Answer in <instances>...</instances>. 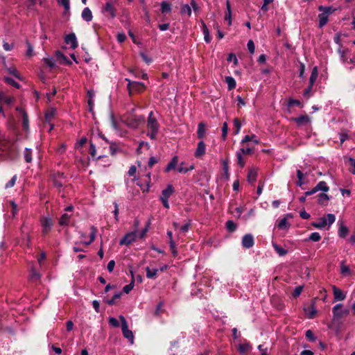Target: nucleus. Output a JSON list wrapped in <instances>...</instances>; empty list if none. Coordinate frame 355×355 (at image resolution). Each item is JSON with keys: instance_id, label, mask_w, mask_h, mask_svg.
I'll return each instance as SVG.
<instances>
[{"instance_id": "5fc2aeb1", "label": "nucleus", "mask_w": 355, "mask_h": 355, "mask_svg": "<svg viewBox=\"0 0 355 355\" xmlns=\"http://www.w3.org/2000/svg\"><path fill=\"white\" fill-rule=\"evenodd\" d=\"M236 158H237V162H238V164L241 166V167H243L244 165H245V162L243 159V154L241 152H239V151H237L236 153Z\"/></svg>"}, {"instance_id": "412c9836", "label": "nucleus", "mask_w": 355, "mask_h": 355, "mask_svg": "<svg viewBox=\"0 0 355 355\" xmlns=\"http://www.w3.org/2000/svg\"><path fill=\"white\" fill-rule=\"evenodd\" d=\"M15 101V98L10 96H6L3 92H0V104L4 103L10 105Z\"/></svg>"}, {"instance_id": "4be33fe9", "label": "nucleus", "mask_w": 355, "mask_h": 355, "mask_svg": "<svg viewBox=\"0 0 355 355\" xmlns=\"http://www.w3.org/2000/svg\"><path fill=\"white\" fill-rule=\"evenodd\" d=\"M59 4L64 7L63 16L67 17L70 12V1L69 0H59Z\"/></svg>"}, {"instance_id": "9b49d317", "label": "nucleus", "mask_w": 355, "mask_h": 355, "mask_svg": "<svg viewBox=\"0 0 355 355\" xmlns=\"http://www.w3.org/2000/svg\"><path fill=\"white\" fill-rule=\"evenodd\" d=\"M298 126L306 125L311 123V118L308 115H302L291 119Z\"/></svg>"}, {"instance_id": "680f3d73", "label": "nucleus", "mask_w": 355, "mask_h": 355, "mask_svg": "<svg viewBox=\"0 0 355 355\" xmlns=\"http://www.w3.org/2000/svg\"><path fill=\"white\" fill-rule=\"evenodd\" d=\"M140 56L146 64H150L153 61L152 58L144 52L140 53Z\"/></svg>"}, {"instance_id": "c9c22d12", "label": "nucleus", "mask_w": 355, "mask_h": 355, "mask_svg": "<svg viewBox=\"0 0 355 355\" xmlns=\"http://www.w3.org/2000/svg\"><path fill=\"white\" fill-rule=\"evenodd\" d=\"M146 277L149 279H155L157 277L158 269L153 268L150 269L149 267L146 268Z\"/></svg>"}, {"instance_id": "6e6552de", "label": "nucleus", "mask_w": 355, "mask_h": 355, "mask_svg": "<svg viewBox=\"0 0 355 355\" xmlns=\"http://www.w3.org/2000/svg\"><path fill=\"white\" fill-rule=\"evenodd\" d=\"M137 238V234L135 232H131L129 233H127L120 241H119V245H128L133 243Z\"/></svg>"}, {"instance_id": "f3484780", "label": "nucleus", "mask_w": 355, "mask_h": 355, "mask_svg": "<svg viewBox=\"0 0 355 355\" xmlns=\"http://www.w3.org/2000/svg\"><path fill=\"white\" fill-rule=\"evenodd\" d=\"M340 272L344 277L351 276L352 271L349 266L345 263V261H342L340 264Z\"/></svg>"}, {"instance_id": "a19ab883", "label": "nucleus", "mask_w": 355, "mask_h": 355, "mask_svg": "<svg viewBox=\"0 0 355 355\" xmlns=\"http://www.w3.org/2000/svg\"><path fill=\"white\" fill-rule=\"evenodd\" d=\"M316 309L313 306L305 309V313L308 318L313 319L316 314Z\"/></svg>"}, {"instance_id": "0eeeda50", "label": "nucleus", "mask_w": 355, "mask_h": 355, "mask_svg": "<svg viewBox=\"0 0 355 355\" xmlns=\"http://www.w3.org/2000/svg\"><path fill=\"white\" fill-rule=\"evenodd\" d=\"M329 190V187L327 184L324 181L319 182L315 187H314L311 190L305 192L306 196H311L316 192L321 191L323 192H327Z\"/></svg>"}, {"instance_id": "0e129e2a", "label": "nucleus", "mask_w": 355, "mask_h": 355, "mask_svg": "<svg viewBox=\"0 0 355 355\" xmlns=\"http://www.w3.org/2000/svg\"><path fill=\"white\" fill-rule=\"evenodd\" d=\"M302 290H303L302 286H298L295 287V288L293 293V296L294 297H298L302 293Z\"/></svg>"}, {"instance_id": "a211bd4d", "label": "nucleus", "mask_w": 355, "mask_h": 355, "mask_svg": "<svg viewBox=\"0 0 355 355\" xmlns=\"http://www.w3.org/2000/svg\"><path fill=\"white\" fill-rule=\"evenodd\" d=\"M333 317L334 319H340L343 317V304H338L333 307Z\"/></svg>"}, {"instance_id": "bf43d9fd", "label": "nucleus", "mask_w": 355, "mask_h": 355, "mask_svg": "<svg viewBox=\"0 0 355 355\" xmlns=\"http://www.w3.org/2000/svg\"><path fill=\"white\" fill-rule=\"evenodd\" d=\"M150 224V222L148 220L147 222V224H146V227L140 232L139 237L141 239H143V238H144L146 236V233L148 232V231L149 230Z\"/></svg>"}, {"instance_id": "a18cd8bd", "label": "nucleus", "mask_w": 355, "mask_h": 355, "mask_svg": "<svg viewBox=\"0 0 355 355\" xmlns=\"http://www.w3.org/2000/svg\"><path fill=\"white\" fill-rule=\"evenodd\" d=\"M3 80H4V81H5L6 83H8V84H9V85H12V87H15V88H17V89H19V87H20L19 84L18 83H17L15 80H13V79H12V78H9V77H4V78H3Z\"/></svg>"}, {"instance_id": "69168bd1", "label": "nucleus", "mask_w": 355, "mask_h": 355, "mask_svg": "<svg viewBox=\"0 0 355 355\" xmlns=\"http://www.w3.org/2000/svg\"><path fill=\"white\" fill-rule=\"evenodd\" d=\"M293 105L301 106V102L299 100L290 98L288 102V106L291 107Z\"/></svg>"}, {"instance_id": "7ed1b4c3", "label": "nucleus", "mask_w": 355, "mask_h": 355, "mask_svg": "<svg viewBox=\"0 0 355 355\" xmlns=\"http://www.w3.org/2000/svg\"><path fill=\"white\" fill-rule=\"evenodd\" d=\"M335 220L336 217L334 214H328L326 216L320 218L318 221L312 223V225L315 228L322 229L327 225L329 226L332 225Z\"/></svg>"}, {"instance_id": "de8ad7c7", "label": "nucleus", "mask_w": 355, "mask_h": 355, "mask_svg": "<svg viewBox=\"0 0 355 355\" xmlns=\"http://www.w3.org/2000/svg\"><path fill=\"white\" fill-rule=\"evenodd\" d=\"M184 163L182 162L180 165V166L177 168L178 171L180 173H186L189 171H191L194 168V166L193 165L190 166L189 168L184 167L183 166Z\"/></svg>"}, {"instance_id": "49530a36", "label": "nucleus", "mask_w": 355, "mask_h": 355, "mask_svg": "<svg viewBox=\"0 0 355 355\" xmlns=\"http://www.w3.org/2000/svg\"><path fill=\"white\" fill-rule=\"evenodd\" d=\"M7 71L10 74L12 75L16 78H17L19 80H22V78L21 77L19 72L15 67H8V68H7Z\"/></svg>"}, {"instance_id": "c03bdc74", "label": "nucleus", "mask_w": 355, "mask_h": 355, "mask_svg": "<svg viewBox=\"0 0 355 355\" xmlns=\"http://www.w3.org/2000/svg\"><path fill=\"white\" fill-rule=\"evenodd\" d=\"M279 229H287L289 227V223L286 218H282L277 225Z\"/></svg>"}, {"instance_id": "79ce46f5", "label": "nucleus", "mask_w": 355, "mask_h": 355, "mask_svg": "<svg viewBox=\"0 0 355 355\" xmlns=\"http://www.w3.org/2000/svg\"><path fill=\"white\" fill-rule=\"evenodd\" d=\"M318 10L320 12H325L328 16L330 14L333 13L334 11L336 10V9L334 8L332 6H320L319 8H318Z\"/></svg>"}, {"instance_id": "4d7b16f0", "label": "nucleus", "mask_w": 355, "mask_h": 355, "mask_svg": "<svg viewBox=\"0 0 355 355\" xmlns=\"http://www.w3.org/2000/svg\"><path fill=\"white\" fill-rule=\"evenodd\" d=\"M227 60V62H232V61L234 62V66H236L238 64V62H238V59H237L236 55L232 53H230L228 55Z\"/></svg>"}, {"instance_id": "f704fd0d", "label": "nucleus", "mask_w": 355, "mask_h": 355, "mask_svg": "<svg viewBox=\"0 0 355 355\" xmlns=\"http://www.w3.org/2000/svg\"><path fill=\"white\" fill-rule=\"evenodd\" d=\"M272 247L275 252L281 257L286 255L288 253V250L279 246L275 243H272Z\"/></svg>"}, {"instance_id": "3c124183", "label": "nucleus", "mask_w": 355, "mask_h": 355, "mask_svg": "<svg viewBox=\"0 0 355 355\" xmlns=\"http://www.w3.org/2000/svg\"><path fill=\"white\" fill-rule=\"evenodd\" d=\"M227 132H228V125H227V122H224L223 123V126H222V136H221L222 139L223 141H225L226 139Z\"/></svg>"}, {"instance_id": "aec40b11", "label": "nucleus", "mask_w": 355, "mask_h": 355, "mask_svg": "<svg viewBox=\"0 0 355 355\" xmlns=\"http://www.w3.org/2000/svg\"><path fill=\"white\" fill-rule=\"evenodd\" d=\"M172 4L168 1H162L160 3V10L163 14H168L171 12Z\"/></svg>"}, {"instance_id": "9d476101", "label": "nucleus", "mask_w": 355, "mask_h": 355, "mask_svg": "<svg viewBox=\"0 0 355 355\" xmlns=\"http://www.w3.org/2000/svg\"><path fill=\"white\" fill-rule=\"evenodd\" d=\"M242 246L244 248L249 249L254 244V239L251 234H245L241 241Z\"/></svg>"}, {"instance_id": "39448f33", "label": "nucleus", "mask_w": 355, "mask_h": 355, "mask_svg": "<svg viewBox=\"0 0 355 355\" xmlns=\"http://www.w3.org/2000/svg\"><path fill=\"white\" fill-rule=\"evenodd\" d=\"M125 81L128 82V89L130 94H132L134 92H141L146 88L145 85L141 82L131 81L128 78H125Z\"/></svg>"}, {"instance_id": "338daca9", "label": "nucleus", "mask_w": 355, "mask_h": 355, "mask_svg": "<svg viewBox=\"0 0 355 355\" xmlns=\"http://www.w3.org/2000/svg\"><path fill=\"white\" fill-rule=\"evenodd\" d=\"M248 49L250 53H254L255 51L254 44L252 40H249L247 44Z\"/></svg>"}, {"instance_id": "393cba45", "label": "nucleus", "mask_w": 355, "mask_h": 355, "mask_svg": "<svg viewBox=\"0 0 355 355\" xmlns=\"http://www.w3.org/2000/svg\"><path fill=\"white\" fill-rule=\"evenodd\" d=\"M89 154L93 158H96V159H101V158L106 157V156L104 155H99L98 157H96V145L93 143L92 140L89 142Z\"/></svg>"}, {"instance_id": "bb28decb", "label": "nucleus", "mask_w": 355, "mask_h": 355, "mask_svg": "<svg viewBox=\"0 0 355 355\" xmlns=\"http://www.w3.org/2000/svg\"><path fill=\"white\" fill-rule=\"evenodd\" d=\"M206 133V125L200 122L198 125L197 136L199 139H203Z\"/></svg>"}, {"instance_id": "e2e57ef3", "label": "nucleus", "mask_w": 355, "mask_h": 355, "mask_svg": "<svg viewBox=\"0 0 355 355\" xmlns=\"http://www.w3.org/2000/svg\"><path fill=\"white\" fill-rule=\"evenodd\" d=\"M109 324L114 327H119V322L115 318L110 317L108 320Z\"/></svg>"}, {"instance_id": "423d86ee", "label": "nucleus", "mask_w": 355, "mask_h": 355, "mask_svg": "<svg viewBox=\"0 0 355 355\" xmlns=\"http://www.w3.org/2000/svg\"><path fill=\"white\" fill-rule=\"evenodd\" d=\"M42 225V232L44 235H46L50 232L53 225V221L49 216H42L40 219Z\"/></svg>"}, {"instance_id": "cd10ccee", "label": "nucleus", "mask_w": 355, "mask_h": 355, "mask_svg": "<svg viewBox=\"0 0 355 355\" xmlns=\"http://www.w3.org/2000/svg\"><path fill=\"white\" fill-rule=\"evenodd\" d=\"M91 232L89 235V240L88 241H83V243L86 245H90L92 243H93L95 240L96 233H97V229L94 226H91L90 227Z\"/></svg>"}, {"instance_id": "dca6fc26", "label": "nucleus", "mask_w": 355, "mask_h": 355, "mask_svg": "<svg viewBox=\"0 0 355 355\" xmlns=\"http://www.w3.org/2000/svg\"><path fill=\"white\" fill-rule=\"evenodd\" d=\"M115 11L116 10L113 3L112 2H107L103 8L104 13L106 15L110 16L112 18H114L116 16Z\"/></svg>"}, {"instance_id": "6e6d98bb", "label": "nucleus", "mask_w": 355, "mask_h": 355, "mask_svg": "<svg viewBox=\"0 0 355 355\" xmlns=\"http://www.w3.org/2000/svg\"><path fill=\"white\" fill-rule=\"evenodd\" d=\"M222 164H223V171H224L225 176L227 178H229L230 173H229V166H228V162H227V160H223Z\"/></svg>"}, {"instance_id": "b1692460", "label": "nucleus", "mask_w": 355, "mask_h": 355, "mask_svg": "<svg viewBox=\"0 0 355 355\" xmlns=\"http://www.w3.org/2000/svg\"><path fill=\"white\" fill-rule=\"evenodd\" d=\"M94 95L95 94L93 91H92V90L87 91V96H88L87 103H88V107H89V111L90 112H93V108L94 106Z\"/></svg>"}, {"instance_id": "a878e982", "label": "nucleus", "mask_w": 355, "mask_h": 355, "mask_svg": "<svg viewBox=\"0 0 355 355\" xmlns=\"http://www.w3.org/2000/svg\"><path fill=\"white\" fill-rule=\"evenodd\" d=\"M257 178V169L255 168H251L248 173V181L250 184H254Z\"/></svg>"}, {"instance_id": "473e14b6", "label": "nucleus", "mask_w": 355, "mask_h": 355, "mask_svg": "<svg viewBox=\"0 0 355 355\" xmlns=\"http://www.w3.org/2000/svg\"><path fill=\"white\" fill-rule=\"evenodd\" d=\"M33 150L31 148H26L24 151V157L26 163H31L33 160Z\"/></svg>"}, {"instance_id": "c85d7f7f", "label": "nucleus", "mask_w": 355, "mask_h": 355, "mask_svg": "<svg viewBox=\"0 0 355 355\" xmlns=\"http://www.w3.org/2000/svg\"><path fill=\"white\" fill-rule=\"evenodd\" d=\"M329 200V196L324 193H321L318 196V202L321 205H327Z\"/></svg>"}, {"instance_id": "37998d69", "label": "nucleus", "mask_w": 355, "mask_h": 355, "mask_svg": "<svg viewBox=\"0 0 355 355\" xmlns=\"http://www.w3.org/2000/svg\"><path fill=\"white\" fill-rule=\"evenodd\" d=\"M234 123V134L238 135L241 128V123L238 119H234L233 121Z\"/></svg>"}, {"instance_id": "c756f323", "label": "nucleus", "mask_w": 355, "mask_h": 355, "mask_svg": "<svg viewBox=\"0 0 355 355\" xmlns=\"http://www.w3.org/2000/svg\"><path fill=\"white\" fill-rule=\"evenodd\" d=\"M82 17L86 21H90L92 19V13L89 8H85L82 12Z\"/></svg>"}, {"instance_id": "4c0bfd02", "label": "nucleus", "mask_w": 355, "mask_h": 355, "mask_svg": "<svg viewBox=\"0 0 355 355\" xmlns=\"http://www.w3.org/2000/svg\"><path fill=\"white\" fill-rule=\"evenodd\" d=\"M225 82L227 84L228 89L232 90L236 87V80L232 76L225 77Z\"/></svg>"}, {"instance_id": "e433bc0d", "label": "nucleus", "mask_w": 355, "mask_h": 355, "mask_svg": "<svg viewBox=\"0 0 355 355\" xmlns=\"http://www.w3.org/2000/svg\"><path fill=\"white\" fill-rule=\"evenodd\" d=\"M70 218V215H69L68 214H63L59 220V224L62 226L68 225Z\"/></svg>"}, {"instance_id": "7c9ffc66", "label": "nucleus", "mask_w": 355, "mask_h": 355, "mask_svg": "<svg viewBox=\"0 0 355 355\" xmlns=\"http://www.w3.org/2000/svg\"><path fill=\"white\" fill-rule=\"evenodd\" d=\"M318 76V71L317 67L313 68L309 78V85L313 86Z\"/></svg>"}, {"instance_id": "ea45409f", "label": "nucleus", "mask_w": 355, "mask_h": 355, "mask_svg": "<svg viewBox=\"0 0 355 355\" xmlns=\"http://www.w3.org/2000/svg\"><path fill=\"white\" fill-rule=\"evenodd\" d=\"M202 32L205 42L207 43H209L211 40V37H210L208 28L207 27L205 24H202Z\"/></svg>"}, {"instance_id": "09e8293b", "label": "nucleus", "mask_w": 355, "mask_h": 355, "mask_svg": "<svg viewBox=\"0 0 355 355\" xmlns=\"http://www.w3.org/2000/svg\"><path fill=\"white\" fill-rule=\"evenodd\" d=\"M348 228L345 225H341L338 230V235L341 238H345L348 234Z\"/></svg>"}, {"instance_id": "2f4dec72", "label": "nucleus", "mask_w": 355, "mask_h": 355, "mask_svg": "<svg viewBox=\"0 0 355 355\" xmlns=\"http://www.w3.org/2000/svg\"><path fill=\"white\" fill-rule=\"evenodd\" d=\"M180 14L183 16L189 17L191 15V8L188 4H183L180 8Z\"/></svg>"}, {"instance_id": "20e7f679", "label": "nucleus", "mask_w": 355, "mask_h": 355, "mask_svg": "<svg viewBox=\"0 0 355 355\" xmlns=\"http://www.w3.org/2000/svg\"><path fill=\"white\" fill-rule=\"evenodd\" d=\"M119 320L121 322V330L123 336L130 340L131 344L134 343V335L131 330L128 329V322L123 315L119 316Z\"/></svg>"}, {"instance_id": "6ab92c4d", "label": "nucleus", "mask_w": 355, "mask_h": 355, "mask_svg": "<svg viewBox=\"0 0 355 355\" xmlns=\"http://www.w3.org/2000/svg\"><path fill=\"white\" fill-rule=\"evenodd\" d=\"M174 192V189L171 184H168L167 187L162 191L160 200H168L170 196Z\"/></svg>"}, {"instance_id": "052dcab7", "label": "nucleus", "mask_w": 355, "mask_h": 355, "mask_svg": "<svg viewBox=\"0 0 355 355\" xmlns=\"http://www.w3.org/2000/svg\"><path fill=\"white\" fill-rule=\"evenodd\" d=\"M319 22H327L329 16L324 12L318 15Z\"/></svg>"}, {"instance_id": "1a4fd4ad", "label": "nucleus", "mask_w": 355, "mask_h": 355, "mask_svg": "<svg viewBox=\"0 0 355 355\" xmlns=\"http://www.w3.org/2000/svg\"><path fill=\"white\" fill-rule=\"evenodd\" d=\"M16 110L18 111L21 116V122H22L23 128L25 130H28L29 129V124H28L29 121H28V116L27 112H26V110L24 109H23L22 107H17Z\"/></svg>"}, {"instance_id": "f257e3e1", "label": "nucleus", "mask_w": 355, "mask_h": 355, "mask_svg": "<svg viewBox=\"0 0 355 355\" xmlns=\"http://www.w3.org/2000/svg\"><path fill=\"white\" fill-rule=\"evenodd\" d=\"M147 128L150 130L149 132H148L147 135L151 139H155L157 134L159 131V125L155 119L154 117V114L153 112H150L148 114V121H147Z\"/></svg>"}, {"instance_id": "f03ea898", "label": "nucleus", "mask_w": 355, "mask_h": 355, "mask_svg": "<svg viewBox=\"0 0 355 355\" xmlns=\"http://www.w3.org/2000/svg\"><path fill=\"white\" fill-rule=\"evenodd\" d=\"M144 116H137L132 113H129L123 116V121L128 127L131 128H137L142 122L144 121Z\"/></svg>"}, {"instance_id": "8fccbe9b", "label": "nucleus", "mask_w": 355, "mask_h": 355, "mask_svg": "<svg viewBox=\"0 0 355 355\" xmlns=\"http://www.w3.org/2000/svg\"><path fill=\"white\" fill-rule=\"evenodd\" d=\"M231 6L229 1H227V12H225L224 19L228 22H231Z\"/></svg>"}, {"instance_id": "5701e85b", "label": "nucleus", "mask_w": 355, "mask_h": 355, "mask_svg": "<svg viewBox=\"0 0 355 355\" xmlns=\"http://www.w3.org/2000/svg\"><path fill=\"white\" fill-rule=\"evenodd\" d=\"M178 163V157L174 156L172 158V159L171 160V162L167 164L166 167L164 169V171L166 173H168V172L171 171V170L176 168Z\"/></svg>"}, {"instance_id": "f8f14e48", "label": "nucleus", "mask_w": 355, "mask_h": 355, "mask_svg": "<svg viewBox=\"0 0 355 355\" xmlns=\"http://www.w3.org/2000/svg\"><path fill=\"white\" fill-rule=\"evenodd\" d=\"M332 291L334 293V301H342L345 299L346 293H345L343 291H341L336 286H332Z\"/></svg>"}, {"instance_id": "603ef678", "label": "nucleus", "mask_w": 355, "mask_h": 355, "mask_svg": "<svg viewBox=\"0 0 355 355\" xmlns=\"http://www.w3.org/2000/svg\"><path fill=\"white\" fill-rule=\"evenodd\" d=\"M321 239V236L318 232H313L310 234L308 240L317 242Z\"/></svg>"}, {"instance_id": "13d9d810", "label": "nucleus", "mask_w": 355, "mask_h": 355, "mask_svg": "<svg viewBox=\"0 0 355 355\" xmlns=\"http://www.w3.org/2000/svg\"><path fill=\"white\" fill-rule=\"evenodd\" d=\"M121 296V293H116L112 299L107 300L105 301V302L109 305H113L115 302V300L119 299Z\"/></svg>"}, {"instance_id": "72a5a7b5", "label": "nucleus", "mask_w": 355, "mask_h": 355, "mask_svg": "<svg viewBox=\"0 0 355 355\" xmlns=\"http://www.w3.org/2000/svg\"><path fill=\"white\" fill-rule=\"evenodd\" d=\"M251 349V345L248 342L241 343L238 345V350L241 354H244Z\"/></svg>"}, {"instance_id": "58836bf2", "label": "nucleus", "mask_w": 355, "mask_h": 355, "mask_svg": "<svg viewBox=\"0 0 355 355\" xmlns=\"http://www.w3.org/2000/svg\"><path fill=\"white\" fill-rule=\"evenodd\" d=\"M253 141L254 144H259V140L256 138V136L254 135H252L251 136L250 135H245L243 139L241 140V144H243L248 141Z\"/></svg>"}, {"instance_id": "4468645a", "label": "nucleus", "mask_w": 355, "mask_h": 355, "mask_svg": "<svg viewBox=\"0 0 355 355\" xmlns=\"http://www.w3.org/2000/svg\"><path fill=\"white\" fill-rule=\"evenodd\" d=\"M206 145L203 141L198 143L197 148L194 153V155L197 158L202 157L205 154Z\"/></svg>"}, {"instance_id": "2eb2a0df", "label": "nucleus", "mask_w": 355, "mask_h": 355, "mask_svg": "<svg viewBox=\"0 0 355 355\" xmlns=\"http://www.w3.org/2000/svg\"><path fill=\"white\" fill-rule=\"evenodd\" d=\"M64 178V173H57L53 175V180L55 187L58 188H61L63 186V180Z\"/></svg>"}, {"instance_id": "774afa93", "label": "nucleus", "mask_w": 355, "mask_h": 355, "mask_svg": "<svg viewBox=\"0 0 355 355\" xmlns=\"http://www.w3.org/2000/svg\"><path fill=\"white\" fill-rule=\"evenodd\" d=\"M133 287H134V281L132 280L131 283H130L128 285H125L123 287V291L125 293H129L130 291H131L132 290Z\"/></svg>"}, {"instance_id": "ddd939ff", "label": "nucleus", "mask_w": 355, "mask_h": 355, "mask_svg": "<svg viewBox=\"0 0 355 355\" xmlns=\"http://www.w3.org/2000/svg\"><path fill=\"white\" fill-rule=\"evenodd\" d=\"M64 41L66 44L70 46V48L75 49L78 46L76 37L74 33H70L65 37Z\"/></svg>"}, {"instance_id": "864d4df0", "label": "nucleus", "mask_w": 355, "mask_h": 355, "mask_svg": "<svg viewBox=\"0 0 355 355\" xmlns=\"http://www.w3.org/2000/svg\"><path fill=\"white\" fill-rule=\"evenodd\" d=\"M226 227L229 232H234L236 229V225L232 220H227Z\"/></svg>"}]
</instances>
